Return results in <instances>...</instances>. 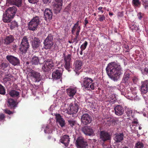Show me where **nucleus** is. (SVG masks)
I'll return each instance as SVG.
<instances>
[{"label": "nucleus", "mask_w": 148, "mask_h": 148, "mask_svg": "<svg viewBox=\"0 0 148 148\" xmlns=\"http://www.w3.org/2000/svg\"><path fill=\"white\" fill-rule=\"evenodd\" d=\"M44 64L42 66V69L43 72L45 73H48L51 70L47 66V64H46L45 61L44 62Z\"/></svg>", "instance_id": "obj_33"}, {"label": "nucleus", "mask_w": 148, "mask_h": 148, "mask_svg": "<svg viewBox=\"0 0 148 148\" xmlns=\"http://www.w3.org/2000/svg\"><path fill=\"white\" fill-rule=\"evenodd\" d=\"M148 80H145L142 82V85L140 90L143 94V96L145 101L148 99V96L145 94L148 92Z\"/></svg>", "instance_id": "obj_8"}, {"label": "nucleus", "mask_w": 148, "mask_h": 148, "mask_svg": "<svg viewBox=\"0 0 148 148\" xmlns=\"http://www.w3.org/2000/svg\"><path fill=\"white\" fill-rule=\"evenodd\" d=\"M79 107L78 104L75 102L74 103H71L68 108L66 113L69 114H75L78 111Z\"/></svg>", "instance_id": "obj_9"}, {"label": "nucleus", "mask_w": 148, "mask_h": 148, "mask_svg": "<svg viewBox=\"0 0 148 148\" xmlns=\"http://www.w3.org/2000/svg\"><path fill=\"white\" fill-rule=\"evenodd\" d=\"M88 45V42L87 41H85L84 42L81 46L80 49L82 50H84L86 48Z\"/></svg>", "instance_id": "obj_45"}, {"label": "nucleus", "mask_w": 148, "mask_h": 148, "mask_svg": "<svg viewBox=\"0 0 148 148\" xmlns=\"http://www.w3.org/2000/svg\"><path fill=\"white\" fill-rule=\"evenodd\" d=\"M14 40V36L12 35L6 36L3 40L4 44L6 45H10Z\"/></svg>", "instance_id": "obj_22"}, {"label": "nucleus", "mask_w": 148, "mask_h": 148, "mask_svg": "<svg viewBox=\"0 0 148 148\" xmlns=\"http://www.w3.org/2000/svg\"><path fill=\"white\" fill-rule=\"evenodd\" d=\"M103 9V7H100L98 8V9L102 13H103V11L102 10Z\"/></svg>", "instance_id": "obj_59"}, {"label": "nucleus", "mask_w": 148, "mask_h": 148, "mask_svg": "<svg viewBox=\"0 0 148 148\" xmlns=\"http://www.w3.org/2000/svg\"><path fill=\"white\" fill-rule=\"evenodd\" d=\"M130 28L132 31H137L138 30V28L137 27L136 25H135L133 24L131 25H130Z\"/></svg>", "instance_id": "obj_48"}, {"label": "nucleus", "mask_w": 148, "mask_h": 148, "mask_svg": "<svg viewBox=\"0 0 148 148\" xmlns=\"http://www.w3.org/2000/svg\"><path fill=\"white\" fill-rule=\"evenodd\" d=\"M70 62L69 61H64V67L69 71L71 68Z\"/></svg>", "instance_id": "obj_37"}, {"label": "nucleus", "mask_w": 148, "mask_h": 148, "mask_svg": "<svg viewBox=\"0 0 148 148\" xmlns=\"http://www.w3.org/2000/svg\"><path fill=\"white\" fill-rule=\"evenodd\" d=\"M57 122H58L61 127H64L65 125V121L62 118L61 115L58 114L56 116Z\"/></svg>", "instance_id": "obj_26"}, {"label": "nucleus", "mask_w": 148, "mask_h": 148, "mask_svg": "<svg viewBox=\"0 0 148 148\" xmlns=\"http://www.w3.org/2000/svg\"><path fill=\"white\" fill-rule=\"evenodd\" d=\"M142 4L145 9H148V1L147 0H142Z\"/></svg>", "instance_id": "obj_42"}, {"label": "nucleus", "mask_w": 148, "mask_h": 148, "mask_svg": "<svg viewBox=\"0 0 148 148\" xmlns=\"http://www.w3.org/2000/svg\"><path fill=\"white\" fill-rule=\"evenodd\" d=\"M9 94L11 97H17L19 95V92L15 90H12L9 92Z\"/></svg>", "instance_id": "obj_32"}, {"label": "nucleus", "mask_w": 148, "mask_h": 148, "mask_svg": "<svg viewBox=\"0 0 148 148\" xmlns=\"http://www.w3.org/2000/svg\"><path fill=\"white\" fill-rule=\"evenodd\" d=\"M30 41L32 48L34 50L38 49L40 47L41 41L38 37H32Z\"/></svg>", "instance_id": "obj_11"}, {"label": "nucleus", "mask_w": 148, "mask_h": 148, "mask_svg": "<svg viewBox=\"0 0 148 148\" xmlns=\"http://www.w3.org/2000/svg\"><path fill=\"white\" fill-rule=\"evenodd\" d=\"M53 35L52 34H49L44 40V47L45 49H50L53 47Z\"/></svg>", "instance_id": "obj_6"}, {"label": "nucleus", "mask_w": 148, "mask_h": 148, "mask_svg": "<svg viewBox=\"0 0 148 148\" xmlns=\"http://www.w3.org/2000/svg\"><path fill=\"white\" fill-rule=\"evenodd\" d=\"M71 54H69L66 56H64V61H69L71 62Z\"/></svg>", "instance_id": "obj_38"}, {"label": "nucleus", "mask_w": 148, "mask_h": 148, "mask_svg": "<svg viewBox=\"0 0 148 148\" xmlns=\"http://www.w3.org/2000/svg\"><path fill=\"white\" fill-rule=\"evenodd\" d=\"M79 34H75V36L74 39H73V40L74 41V42L75 41L76 43H77L78 41L80 40L79 39Z\"/></svg>", "instance_id": "obj_49"}, {"label": "nucleus", "mask_w": 148, "mask_h": 148, "mask_svg": "<svg viewBox=\"0 0 148 148\" xmlns=\"http://www.w3.org/2000/svg\"><path fill=\"white\" fill-rule=\"evenodd\" d=\"M53 10L55 13H58L61 10L62 5V0H55Z\"/></svg>", "instance_id": "obj_15"}, {"label": "nucleus", "mask_w": 148, "mask_h": 148, "mask_svg": "<svg viewBox=\"0 0 148 148\" xmlns=\"http://www.w3.org/2000/svg\"><path fill=\"white\" fill-rule=\"evenodd\" d=\"M109 14L110 15H113V14L112 13H111L110 12H109Z\"/></svg>", "instance_id": "obj_64"}, {"label": "nucleus", "mask_w": 148, "mask_h": 148, "mask_svg": "<svg viewBox=\"0 0 148 148\" xmlns=\"http://www.w3.org/2000/svg\"><path fill=\"white\" fill-rule=\"evenodd\" d=\"M16 9L14 7H10L7 9L3 13L2 20L5 23L10 22L14 17Z\"/></svg>", "instance_id": "obj_2"}, {"label": "nucleus", "mask_w": 148, "mask_h": 148, "mask_svg": "<svg viewBox=\"0 0 148 148\" xmlns=\"http://www.w3.org/2000/svg\"><path fill=\"white\" fill-rule=\"evenodd\" d=\"M144 14L143 13H142L141 12H139L137 15L138 18L140 20H141L143 18V16Z\"/></svg>", "instance_id": "obj_52"}, {"label": "nucleus", "mask_w": 148, "mask_h": 148, "mask_svg": "<svg viewBox=\"0 0 148 148\" xmlns=\"http://www.w3.org/2000/svg\"><path fill=\"white\" fill-rule=\"evenodd\" d=\"M130 74L125 73L123 77L122 81L123 82L126 83L128 81L130 77Z\"/></svg>", "instance_id": "obj_36"}, {"label": "nucleus", "mask_w": 148, "mask_h": 148, "mask_svg": "<svg viewBox=\"0 0 148 148\" xmlns=\"http://www.w3.org/2000/svg\"><path fill=\"white\" fill-rule=\"evenodd\" d=\"M54 139V141H55V138H52V137L51 136H49L48 137V139H49V140H50V139Z\"/></svg>", "instance_id": "obj_60"}, {"label": "nucleus", "mask_w": 148, "mask_h": 148, "mask_svg": "<svg viewBox=\"0 0 148 148\" xmlns=\"http://www.w3.org/2000/svg\"><path fill=\"white\" fill-rule=\"evenodd\" d=\"M115 114L117 115H121L123 114L124 112L123 107L120 105L116 106L114 108Z\"/></svg>", "instance_id": "obj_24"}, {"label": "nucleus", "mask_w": 148, "mask_h": 148, "mask_svg": "<svg viewBox=\"0 0 148 148\" xmlns=\"http://www.w3.org/2000/svg\"><path fill=\"white\" fill-rule=\"evenodd\" d=\"M29 47V42L26 36H24L23 38L20 45L19 46V50L22 53H25Z\"/></svg>", "instance_id": "obj_5"}, {"label": "nucleus", "mask_w": 148, "mask_h": 148, "mask_svg": "<svg viewBox=\"0 0 148 148\" xmlns=\"http://www.w3.org/2000/svg\"><path fill=\"white\" fill-rule=\"evenodd\" d=\"M4 112L5 113L8 114L9 115H10L11 114H13V112L11 111L10 110L7 109H6L4 110Z\"/></svg>", "instance_id": "obj_51"}, {"label": "nucleus", "mask_w": 148, "mask_h": 148, "mask_svg": "<svg viewBox=\"0 0 148 148\" xmlns=\"http://www.w3.org/2000/svg\"><path fill=\"white\" fill-rule=\"evenodd\" d=\"M18 26L17 23L15 21H12L11 23V24L10 25V28L12 29H13L16 27H17Z\"/></svg>", "instance_id": "obj_43"}, {"label": "nucleus", "mask_w": 148, "mask_h": 148, "mask_svg": "<svg viewBox=\"0 0 148 148\" xmlns=\"http://www.w3.org/2000/svg\"><path fill=\"white\" fill-rule=\"evenodd\" d=\"M83 64V62L81 60L75 61L74 63L75 70H78L81 69Z\"/></svg>", "instance_id": "obj_28"}, {"label": "nucleus", "mask_w": 148, "mask_h": 148, "mask_svg": "<svg viewBox=\"0 0 148 148\" xmlns=\"http://www.w3.org/2000/svg\"><path fill=\"white\" fill-rule=\"evenodd\" d=\"M5 117V115L3 114L0 113V121L3 120Z\"/></svg>", "instance_id": "obj_54"}, {"label": "nucleus", "mask_w": 148, "mask_h": 148, "mask_svg": "<svg viewBox=\"0 0 148 148\" xmlns=\"http://www.w3.org/2000/svg\"><path fill=\"white\" fill-rule=\"evenodd\" d=\"M42 1L44 3L46 4L50 3L51 1V0H42Z\"/></svg>", "instance_id": "obj_56"}, {"label": "nucleus", "mask_w": 148, "mask_h": 148, "mask_svg": "<svg viewBox=\"0 0 148 148\" xmlns=\"http://www.w3.org/2000/svg\"><path fill=\"white\" fill-rule=\"evenodd\" d=\"M6 3L15 5L19 7L21 5L22 0H7Z\"/></svg>", "instance_id": "obj_25"}, {"label": "nucleus", "mask_w": 148, "mask_h": 148, "mask_svg": "<svg viewBox=\"0 0 148 148\" xmlns=\"http://www.w3.org/2000/svg\"><path fill=\"white\" fill-rule=\"evenodd\" d=\"M39 0H28L29 2L31 3H37Z\"/></svg>", "instance_id": "obj_55"}, {"label": "nucleus", "mask_w": 148, "mask_h": 148, "mask_svg": "<svg viewBox=\"0 0 148 148\" xmlns=\"http://www.w3.org/2000/svg\"><path fill=\"white\" fill-rule=\"evenodd\" d=\"M106 71L109 77L114 81L117 80L118 77L122 74L121 65L114 62L109 63Z\"/></svg>", "instance_id": "obj_1"}, {"label": "nucleus", "mask_w": 148, "mask_h": 148, "mask_svg": "<svg viewBox=\"0 0 148 148\" xmlns=\"http://www.w3.org/2000/svg\"><path fill=\"white\" fill-rule=\"evenodd\" d=\"M62 74V70L59 69H56L52 73L53 78L55 79H60L61 81V78Z\"/></svg>", "instance_id": "obj_17"}, {"label": "nucleus", "mask_w": 148, "mask_h": 148, "mask_svg": "<svg viewBox=\"0 0 148 148\" xmlns=\"http://www.w3.org/2000/svg\"><path fill=\"white\" fill-rule=\"evenodd\" d=\"M40 22L39 16H36L33 17L28 23V29L32 31L37 30Z\"/></svg>", "instance_id": "obj_4"}, {"label": "nucleus", "mask_w": 148, "mask_h": 148, "mask_svg": "<svg viewBox=\"0 0 148 148\" xmlns=\"http://www.w3.org/2000/svg\"><path fill=\"white\" fill-rule=\"evenodd\" d=\"M6 93L5 88L1 84H0V94L4 95Z\"/></svg>", "instance_id": "obj_39"}, {"label": "nucleus", "mask_w": 148, "mask_h": 148, "mask_svg": "<svg viewBox=\"0 0 148 148\" xmlns=\"http://www.w3.org/2000/svg\"><path fill=\"white\" fill-rule=\"evenodd\" d=\"M7 105L11 109H14L17 106L16 102L13 99H8L7 101Z\"/></svg>", "instance_id": "obj_21"}, {"label": "nucleus", "mask_w": 148, "mask_h": 148, "mask_svg": "<svg viewBox=\"0 0 148 148\" xmlns=\"http://www.w3.org/2000/svg\"><path fill=\"white\" fill-rule=\"evenodd\" d=\"M44 132L45 133L50 134L53 132L52 127L49 125H47L44 130Z\"/></svg>", "instance_id": "obj_34"}, {"label": "nucleus", "mask_w": 148, "mask_h": 148, "mask_svg": "<svg viewBox=\"0 0 148 148\" xmlns=\"http://www.w3.org/2000/svg\"><path fill=\"white\" fill-rule=\"evenodd\" d=\"M6 58L9 62L14 66H19L20 65V60L17 57L11 55H8Z\"/></svg>", "instance_id": "obj_10"}, {"label": "nucleus", "mask_w": 148, "mask_h": 148, "mask_svg": "<svg viewBox=\"0 0 148 148\" xmlns=\"http://www.w3.org/2000/svg\"><path fill=\"white\" fill-rule=\"evenodd\" d=\"M141 71L143 75H147L148 74V66L145 67L144 69L141 70Z\"/></svg>", "instance_id": "obj_46"}, {"label": "nucleus", "mask_w": 148, "mask_h": 148, "mask_svg": "<svg viewBox=\"0 0 148 148\" xmlns=\"http://www.w3.org/2000/svg\"><path fill=\"white\" fill-rule=\"evenodd\" d=\"M28 75L31 77L32 81L35 82H39L41 80L42 78V77L39 73L33 70H30Z\"/></svg>", "instance_id": "obj_7"}, {"label": "nucleus", "mask_w": 148, "mask_h": 148, "mask_svg": "<svg viewBox=\"0 0 148 148\" xmlns=\"http://www.w3.org/2000/svg\"><path fill=\"white\" fill-rule=\"evenodd\" d=\"M82 131L86 135L91 136L94 135V132L92 128L90 126H86L83 127Z\"/></svg>", "instance_id": "obj_16"}, {"label": "nucleus", "mask_w": 148, "mask_h": 148, "mask_svg": "<svg viewBox=\"0 0 148 148\" xmlns=\"http://www.w3.org/2000/svg\"><path fill=\"white\" fill-rule=\"evenodd\" d=\"M5 77L4 78V79L6 81H10L11 80V78L12 77V76L10 74L6 75Z\"/></svg>", "instance_id": "obj_47"}, {"label": "nucleus", "mask_w": 148, "mask_h": 148, "mask_svg": "<svg viewBox=\"0 0 148 148\" xmlns=\"http://www.w3.org/2000/svg\"><path fill=\"white\" fill-rule=\"evenodd\" d=\"M83 83L82 86L88 90H93L96 88V84L91 78L87 77L84 78Z\"/></svg>", "instance_id": "obj_3"}, {"label": "nucleus", "mask_w": 148, "mask_h": 148, "mask_svg": "<svg viewBox=\"0 0 148 148\" xmlns=\"http://www.w3.org/2000/svg\"><path fill=\"white\" fill-rule=\"evenodd\" d=\"M99 17L98 19L100 21L102 22L105 20L106 18L105 16L104 15H99Z\"/></svg>", "instance_id": "obj_50"}, {"label": "nucleus", "mask_w": 148, "mask_h": 148, "mask_svg": "<svg viewBox=\"0 0 148 148\" xmlns=\"http://www.w3.org/2000/svg\"><path fill=\"white\" fill-rule=\"evenodd\" d=\"M137 78L136 77H134L133 78L132 80L134 83L137 82Z\"/></svg>", "instance_id": "obj_57"}, {"label": "nucleus", "mask_w": 148, "mask_h": 148, "mask_svg": "<svg viewBox=\"0 0 148 148\" xmlns=\"http://www.w3.org/2000/svg\"><path fill=\"white\" fill-rule=\"evenodd\" d=\"M74 42V41H73H73H72L71 40L69 41V42L70 43H73Z\"/></svg>", "instance_id": "obj_63"}, {"label": "nucleus", "mask_w": 148, "mask_h": 148, "mask_svg": "<svg viewBox=\"0 0 148 148\" xmlns=\"http://www.w3.org/2000/svg\"><path fill=\"white\" fill-rule=\"evenodd\" d=\"M44 16L45 20H51L53 16L52 10L48 8L46 9L44 12Z\"/></svg>", "instance_id": "obj_20"}, {"label": "nucleus", "mask_w": 148, "mask_h": 148, "mask_svg": "<svg viewBox=\"0 0 148 148\" xmlns=\"http://www.w3.org/2000/svg\"><path fill=\"white\" fill-rule=\"evenodd\" d=\"M124 134L122 133H117L114 135V140L116 143L121 142L123 140Z\"/></svg>", "instance_id": "obj_23"}, {"label": "nucleus", "mask_w": 148, "mask_h": 148, "mask_svg": "<svg viewBox=\"0 0 148 148\" xmlns=\"http://www.w3.org/2000/svg\"><path fill=\"white\" fill-rule=\"evenodd\" d=\"M68 124L71 126L73 127L76 123V121L73 120L69 119L68 121Z\"/></svg>", "instance_id": "obj_41"}, {"label": "nucleus", "mask_w": 148, "mask_h": 148, "mask_svg": "<svg viewBox=\"0 0 148 148\" xmlns=\"http://www.w3.org/2000/svg\"><path fill=\"white\" fill-rule=\"evenodd\" d=\"M83 50H82L81 49V51L79 52V53L80 55H82L83 54L82 51Z\"/></svg>", "instance_id": "obj_62"}, {"label": "nucleus", "mask_w": 148, "mask_h": 148, "mask_svg": "<svg viewBox=\"0 0 148 148\" xmlns=\"http://www.w3.org/2000/svg\"><path fill=\"white\" fill-rule=\"evenodd\" d=\"M46 64H47V66L49 67L50 70L53 69L54 67L55 64L53 61L51 59H48L45 61Z\"/></svg>", "instance_id": "obj_29"}, {"label": "nucleus", "mask_w": 148, "mask_h": 148, "mask_svg": "<svg viewBox=\"0 0 148 148\" xmlns=\"http://www.w3.org/2000/svg\"><path fill=\"white\" fill-rule=\"evenodd\" d=\"M111 138V136L108 132L104 131L100 132V138L101 139V142H105L107 140H110Z\"/></svg>", "instance_id": "obj_14"}, {"label": "nucleus", "mask_w": 148, "mask_h": 148, "mask_svg": "<svg viewBox=\"0 0 148 148\" xmlns=\"http://www.w3.org/2000/svg\"><path fill=\"white\" fill-rule=\"evenodd\" d=\"M76 144L77 148H86L88 146L87 142L82 137L77 138Z\"/></svg>", "instance_id": "obj_12"}, {"label": "nucleus", "mask_w": 148, "mask_h": 148, "mask_svg": "<svg viewBox=\"0 0 148 148\" xmlns=\"http://www.w3.org/2000/svg\"><path fill=\"white\" fill-rule=\"evenodd\" d=\"M81 28L79 25V21H77L72 28L71 32L73 34H79Z\"/></svg>", "instance_id": "obj_19"}, {"label": "nucleus", "mask_w": 148, "mask_h": 148, "mask_svg": "<svg viewBox=\"0 0 148 148\" xmlns=\"http://www.w3.org/2000/svg\"><path fill=\"white\" fill-rule=\"evenodd\" d=\"M138 121L137 119H136V118H134L133 119V121L132 122V123L137 124H138Z\"/></svg>", "instance_id": "obj_53"}, {"label": "nucleus", "mask_w": 148, "mask_h": 148, "mask_svg": "<svg viewBox=\"0 0 148 148\" xmlns=\"http://www.w3.org/2000/svg\"><path fill=\"white\" fill-rule=\"evenodd\" d=\"M9 64L8 62H3L1 64L0 66L4 70L8 66Z\"/></svg>", "instance_id": "obj_44"}, {"label": "nucleus", "mask_w": 148, "mask_h": 148, "mask_svg": "<svg viewBox=\"0 0 148 148\" xmlns=\"http://www.w3.org/2000/svg\"><path fill=\"white\" fill-rule=\"evenodd\" d=\"M60 141L61 143L64 144L65 147H67L70 141L69 136L67 135L66 134L61 136Z\"/></svg>", "instance_id": "obj_18"}, {"label": "nucleus", "mask_w": 148, "mask_h": 148, "mask_svg": "<svg viewBox=\"0 0 148 148\" xmlns=\"http://www.w3.org/2000/svg\"><path fill=\"white\" fill-rule=\"evenodd\" d=\"M132 3L135 7L139 8L141 5V2L139 0H132Z\"/></svg>", "instance_id": "obj_35"}, {"label": "nucleus", "mask_w": 148, "mask_h": 148, "mask_svg": "<svg viewBox=\"0 0 148 148\" xmlns=\"http://www.w3.org/2000/svg\"><path fill=\"white\" fill-rule=\"evenodd\" d=\"M92 120V117L87 113L83 114L82 116L81 121L84 125H86L90 123Z\"/></svg>", "instance_id": "obj_13"}, {"label": "nucleus", "mask_w": 148, "mask_h": 148, "mask_svg": "<svg viewBox=\"0 0 148 148\" xmlns=\"http://www.w3.org/2000/svg\"><path fill=\"white\" fill-rule=\"evenodd\" d=\"M76 92V88L74 87L66 89L67 94L70 97H73Z\"/></svg>", "instance_id": "obj_27"}, {"label": "nucleus", "mask_w": 148, "mask_h": 148, "mask_svg": "<svg viewBox=\"0 0 148 148\" xmlns=\"http://www.w3.org/2000/svg\"><path fill=\"white\" fill-rule=\"evenodd\" d=\"M132 111L131 110H129L127 112V114H128L129 115H130V114H132Z\"/></svg>", "instance_id": "obj_61"}, {"label": "nucleus", "mask_w": 148, "mask_h": 148, "mask_svg": "<svg viewBox=\"0 0 148 148\" xmlns=\"http://www.w3.org/2000/svg\"><path fill=\"white\" fill-rule=\"evenodd\" d=\"M88 20H87V18H86L84 20V24L85 26H86V25L88 23Z\"/></svg>", "instance_id": "obj_58"}, {"label": "nucleus", "mask_w": 148, "mask_h": 148, "mask_svg": "<svg viewBox=\"0 0 148 148\" xmlns=\"http://www.w3.org/2000/svg\"><path fill=\"white\" fill-rule=\"evenodd\" d=\"M116 100V97L115 95L111 94L109 97L108 99V101L110 103L113 104Z\"/></svg>", "instance_id": "obj_30"}, {"label": "nucleus", "mask_w": 148, "mask_h": 148, "mask_svg": "<svg viewBox=\"0 0 148 148\" xmlns=\"http://www.w3.org/2000/svg\"><path fill=\"white\" fill-rule=\"evenodd\" d=\"M31 62L33 65H38L39 63V59L36 56L32 57L31 59Z\"/></svg>", "instance_id": "obj_31"}, {"label": "nucleus", "mask_w": 148, "mask_h": 148, "mask_svg": "<svg viewBox=\"0 0 148 148\" xmlns=\"http://www.w3.org/2000/svg\"><path fill=\"white\" fill-rule=\"evenodd\" d=\"M144 144L142 142L139 141L136 143L135 147L136 148H143Z\"/></svg>", "instance_id": "obj_40"}]
</instances>
